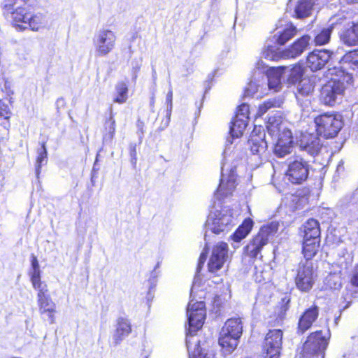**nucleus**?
<instances>
[{
	"label": "nucleus",
	"mask_w": 358,
	"mask_h": 358,
	"mask_svg": "<svg viewBox=\"0 0 358 358\" xmlns=\"http://www.w3.org/2000/svg\"><path fill=\"white\" fill-rule=\"evenodd\" d=\"M189 328L186 336V346L189 358H215L213 352H204L196 332L200 329L206 318L205 303L190 301L187 308Z\"/></svg>",
	"instance_id": "nucleus-1"
},
{
	"label": "nucleus",
	"mask_w": 358,
	"mask_h": 358,
	"mask_svg": "<svg viewBox=\"0 0 358 358\" xmlns=\"http://www.w3.org/2000/svg\"><path fill=\"white\" fill-rule=\"evenodd\" d=\"M338 78H331L322 88L320 93L321 101L327 106H334L339 102L344 92L354 83L351 73L342 72Z\"/></svg>",
	"instance_id": "nucleus-2"
},
{
	"label": "nucleus",
	"mask_w": 358,
	"mask_h": 358,
	"mask_svg": "<svg viewBox=\"0 0 358 358\" xmlns=\"http://www.w3.org/2000/svg\"><path fill=\"white\" fill-rule=\"evenodd\" d=\"M268 134L272 136H278L274 147V154L278 157H284L291 153L293 148L292 132L286 128L280 119L269 117L266 126Z\"/></svg>",
	"instance_id": "nucleus-3"
},
{
	"label": "nucleus",
	"mask_w": 358,
	"mask_h": 358,
	"mask_svg": "<svg viewBox=\"0 0 358 358\" xmlns=\"http://www.w3.org/2000/svg\"><path fill=\"white\" fill-rule=\"evenodd\" d=\"M312 37L303 35L296 40L289 48L278 51L275 46L267 45L266 49L263 52V57L271 61H278L280 59L296 58L300 56L310 45Z\"/></svg>",
	"instance_id": "nucleus-4"
},
{
	"label": "nucleus",
	"mask_w": 358,
	"mask_h": 358,
	"mask_svg": "<svg viewBox=\"0 0 358 358\" xmlns=\"http://www.w3.org/2000/svg\"><path fill=\"white\" fill-rule=\"evenodd\" d=\"M243 333V324L240 317L228 319L220 334L219 344L228 353L238 345Z\"/></svg>",
	"instance_id": "nucleus-5"
},
{
	"label": "nucleus",
	"mask_w": 358,
	"mask_h": 358,
	"mask_svg": "<svg viewBox=\"0 0 358 358\" xmlns=\"http://www.w3.org/2000/svg\"><path fill=\"white\" fill-rule=\"evenodd\" d=\"M314 121L317 134L325 138L335 137L343 125L342 116L339 114L325 113L315 117Z\"/></svg>",
	"instance_id": "nucleus-6"
},
{
	"label": "nucleus",
	"mask_w": 358,
	"mask_h": 358,
	"mask_svg": "<svg viewBox=\"0 0 358 358\" xmlns=\"http://www.w3.org/2000/svg\"><path fill=\"white\" fill-rule=\"evenodd\" d=\"M233 224V217L228 210H215L210 213L205 224V240L208 232L210 231L215 234L228 231Z\"/></svg>",
	"instance_id": "nucleus-7"
},
{
	"label": "nucleus",
	"mask_w": 358,
	"mask_h": 358,
	"mask_svg": "<svg viewBox=\"0 0 358 358\" xmlns=\"http://www.w3.org/2000/svg\"><path fill=\"white\" fill-rule=\"evenodd\" d=\"M327 345V339L322 335V331L313 332L303 345L301 358H324V352Z\"/></svg>",
	"instance_id": "nucleus-8"
},
{
	"label": "nucleus",
	"mask_w": 358,
	"mask_h": 358,
	"mask_svg": "<svg viewBox=\"0 0 358 358\" xmlns=\"http://www.w3.org/2000/svg\"><path fill=\"white\" fill-rule=\"evenodd\" d=\"M310 166L302 157L292 156L287 159L286 177L293 184H301L308 177Z\"/></svg>",
	"instance_id": "nucleus-9"
},
{
	"label": "nucleus",
	"mask_w": 358,
	"mask_h": 358,
	"mask_svg": "<svg viewBox=\"0 0 358 358\" xmlns=\"http://www.w3.org/2000/svg\"><path fill=\"white\" fill-rule=\"evenodd\" d=\"M317 278L311 261H301L296 268L295 283L296 287L303 292H309L313 287Z\"/></svg>",
	"instance_id": "nucleus-10"
},
{
	"label": "nucleus",
	"mask_w": 358,
	"mask_h": 358,
	"mask_svg": "<svg viewBox=\"0 0 358 358\" xmlns=\"http://www.w3.org/2000/svg\"><path fill=\"white\" fill-rule=\"evenodd\" d=\"M222 176L219 187L215 192L218 199H221L232 194L236 187V167L231 166L226 162L222 165Z\"/></svg>",
	"instance_id": "nucleus-11"
},
{
	"label": "nucleus",
	"mask_w": 358,
	"mask_h": 358,
	"mask_svg": "<svg viewBox=\"0 0 358 358\" xmlns=\"http://www.w3.org/2000/svg\"><path fill=\"white\" fill-rule=\"evenodd\" d=\"M275 232V227L264 226L258 234L245 247V253L252 259L257 258L262 248L268 242L269 238Z\"/></svg>",
	"instance_id": "nucleus-12"
},
{
	"label": "nucleus",
	"mask_w": 358,
	"mask_h": 358,
	"mask_svg": "<svg viewBox=\"0 0 358 358\" xmlns=\"http://www.w3.org/2000/svg\"><path fill=\"white\" fill-rule=\"evenodd\" d=\"M249 115V106L246 103H242L238 106L234 120L231 122L229 129L230 137L227 138V143H232L234 138L241 136L245 131Z\"/></svg>",
	"instance_id": "nucleus-13"
},
{
	"label": "nucleus",
	"mask_w": 358,
	"mask_h": 358,
	"mask_svg": "<svg viewBox=\"0 0 358 358\" xmlns=\"http://www.w3.org/2000/svg\"><path fill=\"white\" fill-rule=\"evenodd\" d=\"M116 36L109 29H101L94 38L96 52L99 56H106L110 52L115 45Z\"/></svg>",
	"instance_id": "nucleus-14"
},
{
	"label": "nucleus",
	"mask_w": 358,
	"mask_h": 358,
	"mask_svg": "<svg viewBox=\"0 0 358 358\" xmlns=\"http://www.w3.org/2000/svg\"><path fill=\"white\" fill-rule=\"evenodd\" d=\"M228 245L224 242H220L213 247L208 264L209 272L216 273L223 267L228 259Z\"/></svg>",
	"instance_id": "nucleus-15"
},
{
	"label": "nucleus",
	"mask_w": 358,
	"mask_h": 358,
	"mask_svg": "<svg viewBox=\"0 0 358 358\" xmlns=\"http://www.w3.org/2000/svg\"><path fill=\"white\" fill-rule=\"evenodd\" d=\"M317 133L302 134L297 142L300 149L311 156L317 155L322 148V143Z\"/></svg>",
	"instance_id": "nucleus-16"
},
{
	"label": "nucleus",
	"mask_w": 358,
	"mask_h": 358,
	"mask_svg": "<svg viewBox=\"0 0 358 358\" xmlns=\"http://www.w3.org/2000/svg\"><path fill=\"white\" fill-rule=\"evenodd\" d=\"M265 137L266 133L262 127H259L254 129L248 140V144L253 155L261 156L266 153L267 142L265 140Z\"/></svg>",
	"instance_id": "nucleus-17"
},
{
	"label": "nucleus",
	"mask_w": 358,
	"mask_h": 358,
	"mask_svg": "<svg viewBox=\"0 0 358 358\" xmlns=\"http://www.w3.org/2000/svg\"><path fill=\"white\" fill-rule=\"evenodd\" d=\"M331 52L327 50H314L308 55L306 66L312 71L322 69L329 61Z\"/></svg>",
	"instance_id": "nucleus-18"
},
{
	"label": "nucleus",
	"mask_w": 358,
	"mask_h": 358,
	"mask_svg": "<svg viewBox=\"0 0 358 358\" xmlns=\"http://www.w3.org/2000/svg\"><path fill=\"white\" fill-rule=\"evenodd\" d=\"M314 85L309 78H303L297 86L296 98L301 107L306 108L310 104V96L313 92Z\"/></svg>",
	"instance_id": "nucleus-19"
},
{
	"label": "nucleus",
	"mask_w": 358,
	"mask_h": 358,
	"mask_svg": "<svg viewBox=\"0 0 358 358\" xmlns=\"http://www.w3.org/2000/svg\"><path fill=\"white\" fill-rule=\"evenodd\" d=\"M340 40L344 45H358V20L349 22L340 31Z\"/></svg>",
	"instance_id": "nucleus-20"
},
{
	"label": "nucleus",
	"mask_w": 358,
	"mask_h": 358,
	"mask_svg": "<svg viewBox=\"0 0 358 358\" xmlns=\"http://www.w3.org/2000/svg\"><path fill=\"white\" fill-rule=\"evenodd\" d=\"M319 315V308L316 306L306 310L301 315L298 322L297 333L303 334L309 329L317 319Z\"/></svg>",
	"instance_id": "nucleus-21"
},
{
	"label": "nucleus",
	"mask_w": 358,
	"mask_h": 358,
	"mask_svg": "<svg viewBox=\"0 0 358 358\" xmlns=\"http://www.w3.org/2000/svg\"><path fill=\"white\" fill-rule=\"evenodd\" d=\"M35 289L37 291V304L41 315L45 314V311H51L52 308H56V304L49 293L48 285Z\"/></svg>",
	"instance_id": "nucleus-22"
},
{
	"label": "nucleus",
	"mask_w": 358,
	"mask_h": 358,
	"mask_svg": "<svg viewBox=\"0 0 358 358\" xmlns=\"http://www.w3.org/2000/svg\"><path fill=\"white\" fill-rule=\"evenodd\" d=\"M282 343V331L280 329L270 330L265 337L264 348L269 353L280 352Z\"/></svg>",
	"instance_id": "nucleus-23"
},
{
	"label": "nucleus",
	"mask_w": 358,
	"mask_h": 358,
	"mask_svg": "<svg viewBox=\"0 0 358 358\" xmlns=\"http://www.w3.org/2000/svg\"><path fill=\"white\" fill-rule=\"evenodd\" d=\"M131 331L129 321L124 317H119L117 320L116 329L113 336L115 345H118Z\"/></svg>",
	"instance_id": "nucleus-24"
},
{
	"label": "nucleus",
	"mask_w": 358,
	"mask_h": 358,
	"mask_svg": "<svg viewBox=\"0 0 358 358\" xmlns=\"http://www.w3.org/2000/svg\"><path fill=\"white\" fill-rule=\"evenodd\" d=\"M3 9L6 13L11 15V17L15 22H22L24 24L23 27L27 28L28 20L31 19V13H27L24 8H17L14 10L13 3H6Z\"/></svg>",
	"instance_id": "nucleus-25"
},
{
	"label": "nucleus",
	"mask_w": 358,
	"mask_h": 358,
	"mask_svg": "<svg viewBox=\"0 0 358 358\" xmlns=\"http://www.w3.org/2000/svg\"><path fill=\"white\" fill-rule=\"evenodd\" d=\"M303 240L320 241V228L319 222L315 219L308 220L303 226Z\"/></svg>",
	"instance_id": "nucleus-26"
},
{
	"label": "nucleus",
	"mask_w": 358,
	"mask_h": 358,
	"mask_svg": "<svg viewBox=\"0 0 358 358\" xmlns=\"http://www.w3.org/2000/svg\"><path fill=\"white\" fill-rule=\"evenodd\" d=\"M284 74V78L287 79L289 84H296L299 83L303 75V69L300 65H295L293 67L280 66Z\"/></svg>",
	"instance_id": "nucleus-27"
},
{
	"label": "nucleus",
	"mask_w": 358,
	"mask_h": 358,
	"mask_svg": "<svg viewBox=\"0 0 358 358\" xmlns=\"http://www.w3.org/2000/svg\"><path fill=\"white\" fill-rule=\"evenodd\" d=\"M282 79H284V74L281 67L273 69L269 71L267 76V81L269 89L278 92L282 87Z\"/></svg>",
	"instance_id": "nucleus-28"
},
{
	"label": "nucleus",
	"mask_w": 358,
	"mask_h": 358,
	"mask_svg": "<svg viewBox=\"0 0 358 358\" xmlns=\"http://www.w3.org/2000/svg\"><path fill=\"white\" fill-rule=\"evenodd\" d=\"M297 32L296 27L292 24H287L285 28L279 29L273 38L278 45H284L286 42L294 37Z\"/></svg>",
	"instance_id": "nucleus-29"
},
{
	"label": "nucleus",
	"mask_w": 358,
	"mask_h": 358,
	"mask_svg": "<svg viewBox=\"0 0 358 358\" xmlns=\"http://www.w3.org/2000/svg\"><path fill=\"white\" fill-rule=\"evenodd\" d=\"M341 68L343 69V71L345 73V71L348 69H355L358 68V49L350 51L346 53L341 59Z\"/></svg>",
	"instance_id": "nucleus-30"
},
{
	"label": "nucleus",
	"mask_w": 358,
	"mask_h": 358,
	"mask_svg": "<svg viewBox=\"0 0 358 358\" xmlns=\"http://www.w3.org/2000/svg\"><path fill=\"white\" fill-rule=\"evenodd\" d=\"M253 226V221L248 218L243 221V224L238 227L236 231L232 234L231 238L236 243H239L245 238L251 231Z\"/></svg>",
	"instance_id": "nucleus-31"
},
{
	"label": "nucleus",
	"mask_w": 358,
	"mask_h": 358,
	"mask_svg": "<svg viewBox=\"0 0 358 358\" xmlns=\"http://www.w3.org/2000/svg\"><path fill=\"white\" fill-rule=\"evenodd\" d=\"M313 3L311 0H300L294 9L297 18H304L309 16L313 10Z\"/></svg>",
	"instance_id": "nucleus-32"
},
{
	"label": "nucleus",
	"mask_w": 358,
	"mask_h": 358,
	"mask_svg": "<svg viewBox=\"0 0 358 358\" xmlns=\"http://www.w3.org/2000/svg\"><path fill=\"white\" fill-rule=\"evenodd\" d=\"M320 241H311L310 240H303V252L304 255L305 260L310 261L317 253L319 247Z\"/></svg>",
	"instance_id": "nucleus-33"
},
{
	"label": "nucleus",
	"mask_w": 358,
	"mask_h": 358,
	"mask_svg": "<svg viewBox=\"0 0 358 358\" xmlns=\"http://www.w3.org/2000/svg\"><path fill=\"white\" fill-rule=\"evenodd\" d=\"M116 96L114 98V102L118 103H124L128 99V87L126 83L118 82L115 85Z\"/></svg>",
	"instance_id": "nucleus-34"
},
{
	"label": "nucleus",
	"mask_w": 358,
	"mask_h": 358,
	"mask_svg": "<svg viewBox=\"0 0 358 358\" xmlns=\"http://www.w3.org/2000/svg\"><path fill=\"white\" fill-rule=\"evenodd\" d=\"M282 104V100L279 98H272L265 101L259 107L258 114L262 115L267 112V110L271 108L280 107Z\"/></svg>",
	"instance_id": "nucleus-35"
},
{
	"label": "nucleus",
	"mask_w": 358,
	"mask_h": 358,
	"mask_svg": "<svg viewBox=\"0 0 358 358\" xmlns=\"http://www.w3.org/2000/svg\"><path fill=\"white\" fill-rule=\"evenodd\" d=\"M350 294L352 298H358V265L352 271L350 279V288L348 290L347 295Z\"/></svg>",
	"instance_id": "nucleus-36"
},
{
	"label": "nucleus",
	"mask_w": 358,
	"mask_h": 358,
	"mask_svg": "<svg viewBox=\"0 0 358 358\" xmlns=\"http://www.w3.org/2000/svg\"><path fill=\"white\" fill-rule=\"evenodd\" d=\"M333 30L332 27L323 29L319 34H317L314 38V42L316 45H322L327 43L331 37Z\"/></svg>",
	"instance_id": "nucleus-37"
},
{
	"label": "nucleus",
	"mask_w": 358,
	"mask_h": 358,
	"mask_svg": "<svg viewBox=\"0 0 358 358\" xmlns=\"http://www.w3.org/2000/svg\"><path fill=\"white\" fill-rule=\"evenodd\" d=\"M47 162V150L45 143H43L41 147L38 150V157L36 164V173L37 176L40 173V169L41 166Z\"/></svg>",
	"instance_id": "nucleus-38"
},
{
	"label": "nucleus",
	"mask_w": 358,
	"mask_h": 358,
	"mask_svg": "<svg viewBox=\"0 0 358 358\" xmlns=\"http://www.w3.org/2000/svg\"><path fill=\"white\" fill-rule=\"evenodd\" d=\"M166 101L167 103V110H166V116L167 118L165 120L163 126L160 128L161 130H163L166 127H168L170 122V117L171 114V110L173 108V91L171 88L169 89L166 98Z\"/></svg>",
	"instance_id": "nucleus-39"
},
{
	"label": "nucleus",
	"mask_w": 358,
	"mask_h": 358,
	"mask_svg": "<svg viewBox=\"0 0 358 358\" xmlns=\"http://www.w3.org/2000/svg\"><path fill=\"white\" fill-rule=\"evenodd\" d=\"M31 282L34 289L40 288L47 285L45 282L41 280V271L40 269H32L30 273Z\"/></svg>",
	"instance_id": "nucleus-40"
},
{
	"label": "nucleus",
	"mask_w": 358,
	"mask_h": 358,
	"mask_svg": "<svg viewBox=\"0 0 358 358\" xmlns=\"http://www.w3.org/2000/svg\"><path fill=\"white\" fill-rule=\"evenodd\" d=\"M43 16L41 14L31 15V19L28 20L27 26L30 27L32 30L37 31L41 24H43Z\"/></svg>",
	"instance_id": "nucleus-41"
},
{
	"label": "nucleus",
	"mask_w": 358,
	"mask_h": 358,
	"mask_svg": "<svg viewBox=\"0 0 358 358\" xmlns=\"http://www.w3.org/2000/svg\"><path fill=\"white\" fill-rule=\"evenodd\" d=\"M258 87L256 83L250 81L245 89L244 96H253L257 92Z\"/></svg>",
	"instance_id": "nucleus-42"
},
{
	"label": "nucleus",
	"mask_w": 358,
	"mask_h": 358,
	"mask_svg": "<svg viewBox=\"0 0 358 358\" xmlns=\"http://www.w3.org/2000/svg\"><path fill=\"white\" fill-rule=\"evenodd\" d=\"M106 124H108L107 128L108 131V137L111 140L113 138L115 131V121L113 117L112 112L110 113V116Z\"/></svg>",
	"instance_id": "nucleus-43"
},
{
	"label": "nucleus",
	"mask_w": 358,
	"mask_h": 358,
	"mask_svg": "<svg viewBox=\"0 0 358 358\" xmlns=\"http://www.w3.org/2000/svg\"><path fill=\"white\" fill-rule=\"evenodd\" d=\"M10 113L8 106L0 100V118L8 120Z\"/></svg>",
	"instance_id": "nucleus-44"
},
{
	"label": "nucleus",
	"mask_w": 358,
	"mask_h": 358,
	"mask_svg": "<svg viewBox=\"0 0 358 358\" xmlns=\"http://www.w3.org/2000/svg\"><path fill=\"white\" fill-rule=\"evenodd\" d=\"M290 296L286 295L281 299L280 317H283L289 308Z\"/></svg>",
	"instance_id": "nucleus-45"
},
{
	"label": "nucleus",
	"mask_w": 358,
	"mask_h": 358,
	"mask_svg": "<svg viewBox=\"0 0 358 358\" xmlns=\"http://www.w3.org/2000/svg\"><path fill=\"white\" fill-rule=\"evenodd\" d=\"M130 156H131V162L134 165H135L136 164V160H137V152H136V145H130Z\"/></svg>",
	"instance_id": "nucleus-46"
},
{
	"label": "nucleus",
	"mask_w": 358,
	"mask_h": 358,
	"mask_svg": "<svg viewBox=\"0 0 358 358\" xmlns=\"http://www.w3.org/2000/svg\"><path fill=\"white\" fill-rule=\"evenodd\" d=\"M206 258H207L206 252L203 251L199 257V263H198V266L196 268V273H199L200 271V270L201 269L202 266H203V264L206 260Z\"/></svg>",
	"instance_id": "nucleus-47"
},
{
	"label": "nucleus",
	"mask_w": 358,
	"mask_h": 358,
	"mask_svg": "<svg viewBox=\"0 0 358 358\" xmlns=\"http://www.w3.org/2000/svg\"><path fill=\"white\" fill-rule=\"evenodd\" d=\"M56 312V308H52V310H48L45 311V314L48 317V320L49 321L50 324H54L55 323V313Z\"/></svg>",
	"instance_id": "nucleus-48"
},
{
	"label": "nucleus",
	"mask_w": 358,
	"mask_h": 358,
	"mask_svg": "<svg viewBox=\"0 0 358 358\" xmlns=\"http://www.w3.org/2000/svg\"><path fill=\"white\" fill-rule=\"evenodd\" d=\"M141 69V65L138 63H136L135 66L132 67V80L136 82V80L138 77V73Z\"/></svg>",
	"instance_id": "nucleus-49"
},
{
	"label": "nucleus",
	"mask_w": 358,
	"mask_h": 358,
	"mask_svg": "<svg viewBox=\"0 0 358 358\" xmlns=\"http://www.w3.org/2000/svg\"><path fill=\"white\" fill-rule=\"evenodd\" d=\"M55 105H56L57 112L59 113V109L62 108L65 106V101H64V98H62V97L58 98L56 101Z\"/></svg>",
	"instance_id": "nucleus-50"
},
{
	"label": "nucleus",
	"mask_w": 358,
	"mask_h": 358,
	"mask_svg": "<svg viewBox=\"0 0 358 358\" xmlns=\"http://www.w3.org/2000/svg\"><path fill=\"white\" fill-rule=\"evenodd\" d=\"M31 257V268L36 269V270L40 269L39 264H38L36 257L34 255H32Z\"/></svg>",
	"instance_id": "nucleus-51"
},
{
	"label": "nucleus",
	"mask_w": 358,
	"mask_h": 358,
	"mask_svg": "<svg viewBox=\"0 0 358 358\" xmlns=\"http://www.w3.org/2000/svg\"><path fill=\"white\" fill-rule=\"evenodd\" d=\"M265 358H280V352H275L269 353L266 351V355Z\"/></svg>",
	"instance_id": "nucleus-52"
},
{
	"label": "nucleus",
	"mask_w": 358,
	"mask_h": 358,
	"mask_svg": "<svg viewBox=\"0 0 358 358\" xmlns=\"http://www.w3.org/2000/svg\"><path fill=\"white\" fill-rule=\"evenodd\" d=\"M343 171H344L343 162L341 161L337 166L336 173L338 174H339L341 172H343Z\"/></svg>",
	"instance_id": "nucleus-53"
},
{
	"label": "nucleus",
	"mask_w": 358,
	"mask_h": 358,
	"mask_svg": "<svg viewBox=\"0 0 358 358\" xmlns=\"http://www.w3.org/2000/svg\"><path fill=\"white\" fill-rule=\"evenodd\" d=\"M152 77L153 81L155 83V81L157 80V72H156V70L155 69V68H152Z\"/></svg>",
	"instance_id": "nucleus-54"
},
{
	"label": "nucleus",
	"mask_w": 358,
	"mask_h": 358,
	"mask_svg": "<svg viewBox=\"0 0 358 358\" xmlns=\"http://www.w3.org/2000/svg\"><path fill=\"white\" fill-rule=\"evenodd\" d=\"M347 3L349 4H353V3H357L358 0H344Z\"/></svg>",
	"instance_id": "nucleus-55"
},
{
	"label": "nucleus",
	"mask_w": 358,
	"mask_h": 358,
	"mask_svg": "<svg viewBox=\"0 0 358 358\" xmlns=\"http://www.w3.org/2000/svg\"><path fill=\"white\" fill-rule=\"evenodd\" d=\"M338 320H339V317H338L335 318V321H334V322H335V324H336V325H337V324H338Z\"/></svg>",
	"instance_id": "nucleus-56"
},
{
	"label": "nucleus",
	"mask_w": 358,
	"mask_h": 358,
	"mask_svg": "<svg viewBox=\"0 0 358 358\" xmlns=\"http://www.w3.org/2000/svg\"><path fill=\"white\" fill-rule=\"evenodd\" d=\"M154 103V98L152 99V101H151V104H153Z\"/></svg>",
	"instance_id": "nucleus-57"
},
{
	"label": "nucleus",
	"mask_w": 358,
	"mask_h": 358,
	"mask_svg": "<svg viewBox=\"0 0 358 358\" xmlns=\"http://www.w3.org/2000/svg\"><path fill=\"white\" fill-rule=\"evenodd\" d=\"M145 358H147V357H145Z\"/></svg>",
	"instance_id": "nucleus-58"
}]
</instances>
